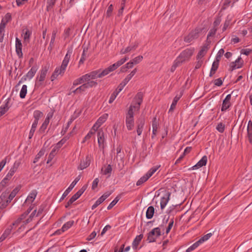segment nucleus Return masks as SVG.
<instances>
[{
	"label": "nucleus",
	"instance_id": "34",
	"mask_svg": "<svg viewBox=\"0 0 252 252\" xmlns=\"http://www.w3.org/2000/svg\"><path fill=\"white\" fill-rule=\"evenodd\" d=\"M73 28L72 27H68L65 29L63 34L64 40H66L69 37L71 33V31L73 30Z\"/></svg>",
	"mask_w": 252,
	"mask_h": 252
},
{
	"label": "nucleus",
	"instance_id": "26",
	"mask_svg": "<svg viewBox=\"0 0 252 252\" xmlns=\"http://www.w3.org/2000/svg\"><path fill=\"white\" fill-rule=\"evenodd\" d=\"M143 238V235L141 234L139 235H137L135 238L134 239L133 242H132V248L134 250H136L137 249V247Z\"/></svg>",
	"mask_w": 252,
	"mask_h": 252
},
{
	"label": "nucleus",
	"instance_id": "15",
	"mask_svg": "<svg viewBox=\"0 0 252 252\" xmlns=\"http://www.w3.org/2000/svg\"><path fill=\"white\" fill-rule=\"evenodd\" d=\"M22 44L21 40L17 37L16 38V52L19 58H23Z\"/></svg>",
	"mask_w": 252,
	"mask_h": 252
},
{
	"label": "nucleus",
	"instance_id": "12",
	"mask_svg": "<svg viewBox=\"0 0 252 252\" xmlns=\"http://www.w3.org/2000/svg\"><path fill=\"white\" fill-rule=\"evenodd\" d=\"M117 68H118V67L115 64V63H114L112 65H110L108 67L105 68L104 70L102 71L101 72H99V76L100 78H102L103 76L108 74L110 72L114 71Z\"/></svg>",
	"mask_w": 252,
	"mask_h": 252
},
{
	"label": "nucleus",
	"instance_id": "52",
	"mask_svg": "<svg viewBox=\"0 0 252 252\" xmlns=\"http://www.w3.org/2000/svg\"><path fill=\"white\" fill-rule=\"evenodd\" d=\"M231 21V19L229 18V17L227 16V18L224 23L223 27L222 28L223 32L225 31L227 29V28L229 27V26L230 24Z\"/></svg>",
	"mask_w": 252,
	"mask_h": 252
},
{
	"label": "nucleus",
	"instance_id": "17",
	"mask_svg": "<svg viewBox=\"0 0 252 252\" xmlns=\"http://www.w3.org/2000/svg\"><path fill=\"white\" fill-rule=\"evenodd\" d=\"M37 69H38V67L37 65L33 66L31 68V69L28 71V72L27 73V74L22 78V79H24L25 80H26L27 78H28L30 79L32 78L34 76Z\"/></svg>",
	"mask_w": 252,
	"mask_h": 252
},
{
	"label": "nucleus",
	"instance_id": "4",
	"mask_svg": "<svg viewBox=\"0 0 252 252\" xmlns=\"http://www.w3.org/2000/svg\"><path fill=\"white\" fill-rule=\"evenodd\" d=\"M21 188V186H18L16 187L9 194L8 196V199L4 201L2 204L0 206V210L3 209L5 208L8 205V204L11 202V200L15 197L18 192L20 191Z\"/></svg>",
	"mask_w": 252,
	"mask_h": 252
},
{
	"label": "nucleus",
	"instance_id": "48",
	"mask_svg": "<svg viewBox=\"0 0 252 252\" xmlns=\"http://www.w3.org/2000/svg\"><path fill=\"white\" fill-rule=\"evenodd\" d=\"M11 20V15L10 13H7L5 14L4 17L2 19L1 23H3L6 26V24Z\"/></svg>",
	"mask_w": 252,
	"mask_h": 252
},
{
	"label": "nucleus",
	"instance_id": "35",
	"mask_svg": "<svg viewBox=\"0 0 252 252\" xmlns=\"http://www.w3.org/2000/svg\"><path fill=\"white\" fill-rule=\"evenodd\" d=\"M5 25L3 23L0 24V42H2L4 35Z\"/></svg>",
	"mask_w": 252,
	"mask_h": 252
},
{
	"label": "nucleus",
	"instance_id": "8",
	"mask_svg": "<svg viewBox=\"0 0 252 252\" xmlns=\"http://www.w3.org/2000/svg\"><path fill=\"white\" fill-rule=\"evenodd\" d=\"M234 92V91H232L231 94H228L227 95L225 98L223 99L221 108V111H225L231 106V104L230 102V100L231 98V94H233Z\"/></svg>",
	"mask_w": 252,
	"mask_h": 252
},
{
	"label": "nucleus",
	"instance_id": "3",
	"mask_svg": "<svg viewBox=\"0 0 252 252\" xmlns=\"http://www.w3.org/2000/svg\"><path fill=\"white\" fill-rule=\"evenodd\" d=\"M126 125L128 130H132L134 127V112L132 106H129L128 111L126 114Z\"/></svg>",
	"mask_w": 252,
	"mask_h": 252
},
{
	"label": "nucleus",
	"instance_id": "57",
	"mask_svg": "<svg viewBox=\"0 0 252 252\" xmlns=\"http://www.w3.org/2000/svg\"><path fill=\"white\" fill-rule=\"evenodd\" d=\"M212 235V234L211 233H208V234L204 235L202 237H201L199 240V241L202 244L204 241L208 240L211 237Z\"/></svg>",
	"mask_w": 252,
	"mask_h": 252
},
{
	"label": "nucleus",
	"instance_id": "2",
	"mask_svg": "<svg viewBox=\"0 0 252 252\" xmlns=\"http://www.w3.org/2000/svg\"><path fill=\"white\" fill-rule=\"evenodd\" d=\"M194 52V48L190 47L183 51L176 59L181 63L189 61Z\"/></svg>",
	"mask_w": 252,
	"mask_h": 252
},
{
	"label": "nucleus",
	"instance_id": "20",
	"mask_svg": "<svg viewBox=\"0 0 252 252\" xmlns=\"http://www.w3.org/2000/svg\"><path fill=\"white\" fill-rule=\"evenodd\" d=\"M48 69L49 66H44V67H42L40 70V76L38 79L39 82H42L45 80Z\"/></svg>",
	"mask_w": 252,
	"mask_h": 252
},
{
	"label": "nucleus",
	"instance_id": "46",
	"mask_svg": "<svg viewBox=\"0 0 252 252\" xmlns=\"http://www.w3.org/2000/svg\"><path fill=\"white\" fill-rule=\"evenodd\" d=\"M87 89L89 88H92L93 87H95L97 85V83L96 81H89L85 83H84Z\"/></svg>",
	"mask_w": 252,
	"mask_h": 252
},
{
	"label": "nucleus",
	"instance_id": "21",
	"mask_svg": "<svg viewBox=\"0 0 252 252\" xmlns=\"http://www.w3.org/2000/svg\"><path fill=\"white\" fill-rule=\"evenodd\" d=\"M22 32L24 34V42L29 43L32 33V31L28 29H25L23 30Z\"/></svg>",
	"mask_w": 252,
	"mask_h": 252
},
{
	"label": "nucleus",
	"instance_id": "10",
	"mask_svg": "<svg viewBox=\"0 0 252 252\" xmlns=\"http://www.w3.org/2000/svg\"><path fill=\"white\" fill-rule=\"evenodd\" d=\"M65 69L66 68L62 66H61L60 68L57 67L51 76V81H53L60 74L63 75L64 74Z\"/></svg>",
	"mask_w": 252,
	"mask_h": 252
},
{
	"label": "nucleus",
	"instance_id": "64",
	"mask_svg": "<svg viewBox=\"0 0 252 252\" xmlns=\"http://www.w3.org/2000/svg\"><path fill=\"white\" fill-rule=\"evenodd\" d=\"M248 136L250 143L252 144V128H247Z\"/></svg>",
	"mask_w": 252,
	"mask_h": 252
},
{
	"label": "nucleus",
	"instance_id": "38",
	"mask_svg": "<svg viewBox=\"0 0 252 252\" xmlns=\"http://www.w3.org/2000/svg\"><path fill=\"white\" fill-rule=\"evenodd\" d=\"M43 116V113L39 110H35L33 113V117L34 121L38 122L40 118Z\"/></svg>",
	"mask_w": 252,
	"mask_h": 252
},
{
	"label": "nucleus",
	"instance_id": "61",
	"mask_svg": "<svg viewBox=\"0 0 252 252\" xmlns=\"http://www.w3.org/2000/svg\"><path fill=\"white\" fill-rule=\"evenodd\" d=\"M218 68V66L216 65L215 64H212L211 71L209 74L210 77H212L213 75L216 73V71Z\"/></svg>",
	"mask_w": 252,
	"mask_h": 252
},
{
	"label": "nucleus",
	"instance_id": "63",
	"mask_svg": "<svg viewBox=\"0 0 252 252\" xmlns=\"http://www.w3.org/2000/svg\"><path fill=\"white\" fill-rule=\"evenodd\" d=\"M158 167L159 166H158L153 167L147 173L151 177L157 171Z\"/></svg>",
	"mask_w": 252,
	"mask_h": 252
},
{
	"label": "nucleus",
	"instance_id": "32",
	"mask_svg": "<svg viewBox=\"0 0 252 252\" xmlns=\"http://www.w3.org/2000/svg\"><path fill=\"white\" fill-rule=\"evenodd\" d=\"M150 178V177L148 175V174L147 173H146L143 176L141 177L140 178V179L137 182L136 185L138 186H141L144 183L146 182Z\"/></svg>",
	"mask_w": 252,
	"mask_h": 252
},
{
	"label": "nucleus",
	"instance_id": "25",
	"mask_svg": "<svg viewBox=\"0 0 252 252\" xmlns=\"http://www.w3.org/2000/svg\"><path fill=\"white\" fill-rule=\"evenodd\" d=\"M71 53H72L71 51H69V50L67 51V53L65 55L63 60V61L61 66H63V67H64L65 68H66L67 64L68 63V62L69 61Z\"/></svg>",
	"mask_w": 252,
	"mask_h": 252
},
{
	"label": "nucleus",
	"instance_id": "58",
	"mask_svg": "<svg viewBox=\"0 0 252 252\" xmlns=\"http://www.w3.org/2000/svg\"><path fill=\"white\" fill-rule=\"evenodd\" d=\"M128 59V58L127 57H125V58L121 59L120 60L118 61L115 63L118 68L119 66H120L121 65L124 63Z\"/></svg>",
	"mask_w": 252,
	"mask_h": 252
},
{
	"label": "nucleus",
	"instance_id": "7",
	"mask_svg": "<svg viewBox=\"0 0 252 252\" xmlns=\"http://www.w3.org/2000/svg\"><path fill=\"white\" fill-rule=\"evenodd\" d=\"M145 118L144 116H140L136 121V124L137 125V133L138 136L141 135L144 126L145 125Z\"/></svg>",
	"mask_w": 252,
	"mask_h": 252
},
{
	"label": "nucleus",
	"instance_id": "6",
	"mask_svg": "<svg viewBox=\"0 0 252 252\" xmlns=\"http://www.w3.org/2000/svg\"><path fill=\"white\" fill-rule=\"evenodd\" d=\"M143 94L142 92H138L134 97L133 101L135 102L134 105H130L132 107V110L134 109L137 111L139 110L140 105L143 101Z\"/></svg>",
	"mask_w": 252,
	"mask_h": 252
},
{
	"label": "nucleus",
	"instance_id": "53",
	"mask_svg": "<svg viewBox=\"0 0 252 252\" xmlns=\"http://www.w3.org/2000/svg\"><path fill=\"white\" fill-rule=\"evenodd\" d=\"M120 92L118 91V90H115L111 95L110 98L109 100V103H112L115 99L116 98V96L118 95Z\"/></svg>",
	"mask_w": 252,
	"mask_h": 252
},
{
	"label": "nucleus",
	"instance_id": "5",
	"mask_svg": "<svg viewBox=\"0 0 252 252\" xmlns=\"http://www.w3.org/2000/svg\"><path fill=\"white\" fill-rule=\"evenodd\" d=\"M160 235V229L159 227L155 228L148 234L147 241L149 243L155 242L157 238Z\"/></svg>",
	"mask_w": 252,
	"mask_h": 252
},
{
	"label": "nucleus",
	"instance_id": "37",
	"mask_svg": "<svg viewBox=\"0 0 252 252\" xmlns=\"http://www.w3.org/2000/svg\"><path fill=\"white\" fill-rule=\"evenodd\" d=\"M9 193V190L7 189L4 192H3L0 196V201L2 203L5 201L7 199L8 195Z\"/></svg>",
	"mask_w": 252,
	"mask_h": 252
},
{
	"label": "nucleus",
	"instance_id": "31",
	"mask_svg": "<svg viewBox=\"0 0 252 252\" xmlns=\"http://www.w3.org/2000/svg\"><path fill=\"white\" fill-rule=\"evenodd\" d=\"M12 227L6 228L0 237V243L4 241L11 233Z\"/></svg>",
	"mask_w": 252,
	"mask_h": 252
},
{
	"label": "nucleus",
	"instance_id": "30",
	"mask_svg": "<svg viewBox=\"0 0 252 252\" xmlns=\"http://www.w3.org/2000/svg\"><path fill=\"white\" fill-rule=\"evenodd\" d=\"M88 49V48H84L83 49V53L81 55V58L79 62V63H78L79 66L83 64L85 61L86 60L87 57H88L87 54Z\"/></svg>",
	"mask_w": 252,
	"mask_h": 252
},
{
	"label": "nucleus",
	"instance_id": "29",
	"mask_svg": "<svg viewBox=\"0 0 252 252\" xmlns=\"http://www.w3.org/2000/svg\"><path fill=\"white\" fill-rule=\"evenodd\" d=\"M155 213V208L153 206H149L146 211V218L148 219H151L153 218Z\"/></svg>",
	"mask_w": 252,
	"mask_h": 252
},
{
	"label": "nucleus",
	"instance_id": "9",
	"mask_svg": "<svg viewBox=\"0 0 252 252\" xmlns=\"http://www.w3.org/2000/svg\"><path fill=\"white\" fill-rule=\"evenodd\" d=\"M80 178L81 175H79L75 179V180L71 183L69 187L63 192L60 199V201L63 200L68 194V193L71 191V190L76 185L77 183L80 180Z\"/></svg>",
	"mask_w": 252,
	"mask_h": 252
},
{
	"label": "nucleus",
	"instance_id": "24",
	"mask_svg": "<svg viewBox=\"0 0 252 252\" xmlns=\"http://www.w3.org/2000/svg\"><path fill=\"white\" fill-rule=\"evenodd\" d=\"M37 191L36 190H32L31 193L28 195L27 197L25 203H32L34 200L35 199L36 195H37Z\"/></svg>",
	"mask_w": 252,
	"mask_h": 252
},
{
	"label": "nucleus",
	"instance_id": "45",
	"mask_svg": "<svg viewBox=\"0 0 252 252\" xmlns=\"http://www.w3.org/2000/svg\"><path fill=\"white\" fill-rule=\"evenodd\" d=\"M20 163L19 162L17 161H15L14 162L13 167L10 169V171H9L10 174H11L13 175H14L15 172L17 171L18 167L19 166Z\"/></svg>",
	"mask_w": 252,
	"mask_h": 252
},
{
	"label": "nucleus",
	"instance_id": "41",
	"mask_svg": "<svg viewBox=\"0 0 252 252\" xmlns=\"http://www.w3.org/2000/svg\"><path fill=\"white\" fill-rule=\"evenodd\" d=\"M56 0H47V11H49L52 9L55 5Z\"/></svg>",
	"mask_w": 252,
	"mask_h": 252
},
{
	"label": "nucleus",
	"instance_id": "56",
	"mask_svg": "<svg viewBox=\"0 0 252 252\" xmlns=\"http://www.w3.org/2000/svg\"><path fill=\"white\" fill-rule=\"evenodd\" d=\"M224 128H225V125L222 123H220L218 124V125H217V126L216 127L217 130L220 133H222L224 132Z\"/></svg>",
	"mask_w": 252,
	"mask_h": 252
},
{
	"label": "nucleus",
	"instance_id": "43",
	"mask_svg": "<svg viewBox=\"0 0 252 252\" xmlns=\"http://www.w3.org/2000/svg\"><path fill=\"white\" fill-rule=\"evenodd\" d=\"M128 82L129 81L125 78L124 80L119 85L116 90H118L119 92H120Z\"/></svg>",
	"mask_w": 252,
	"mask_h": 252
},
{
	"label": "nucleus",
	"instance_id": "54",
	"mask_svg": "<svg viewBox=\"0 0 252 252\" xmlns=\"http://www.w3.org/2000/svg\"><path fill=\"white\" fill-rule=\"evenodd\" d=\"M104 200L102 197H100L94 203V204L92 206V209L94 210L95 208H96L99 204L102 203Z\"/></svg>",
	"mask_w": 252,
	"mask_h": 252
},
{
	"label": "nucleus",
	"instance_id": "27",
	"mask_svg": "<svg viewBox=\"0 0 252 252\" xmlns=\"http://www.w3.org/2000/svg\"><path fill=\"white\" fill-rule=\"evenodd\" d=\"M49 123V118H46L44 122L42 124L41 126L40 127L39 129H38L37 132L39 133V134H42V133H44Z\"/></svg>",
	"mask_w": 252,
	"mask_h": 252
},
{
	"label": "nucleus",
	"instance_id": "13",
	"mask_svg": "<svg viewBox=\"0 0 252 252\" xmlns=\"http://www.w3.org/2000/svg\"><path fill=\"white\" fill-rule=\"evenodd\" d=\"M97 142L100 148H104V132L102 130L99 129L97 133Z\"/></svg>",
	"mask_w": 252,
	"mask_h": 252
},
{
	"label": "nucleus",
	"instance_id": "14",
	"mask_svg": "<svg viewBox=\"0 0 252 252\" xmlns=\"http://www.w3.org/2000/svg\"><path fill=\"white\" fill-rule=\"evenodd\" d=\"M170 195L171 193L169 191H167L163 196L161 197L160 200V208L161 210H163L166 206L169 200Z\"/></svg>",
	"mask_w": 252,
	"mask_h": 252
},
{
	"label": "nucleus",
	"instance_id": "33",
	"mask_svg": "<svg viewBox=\"0 0 252 252\" xmlns=\"http://www.w3.org/2000/svg\"><path fill=\"white\" fill-rule=\"evenodd\" d=\"M137 45H133V46H129L127 47L126 49H122L120 53L121 54H126L131 50H134L137 48Z\"/></svg>",
	"mask_w": 252,
	"mask_h": 252
},
{
	"label": "nucleus",
	"instance_id": "1",
	"mask_svg": "<svg viewBox=\"0 0 252 252\" xmlns=\"http://www.w3.org/2000/svg\"><path fill=\"white\" fill-rule=\"evenodd\" d=\"M204 28L201 27H196L195 29L192 30L188 35L185 36L184 40L185 42L189 43L193 40L199 37L201 33H202Z\"/></svg>",
	"mask_w": 252,
	"mask_h": 252
},
{
	"label": "nucleus",
	"instance_id": "55",
	"mask_svg": "<svg viewBox=\"0 0 252 252\" xmlns=\"http://www.w3.org/2000/svg\"><path fill=\"white\" fill-rule=\"evenodd\" d=\"M207 161V157L206 156H204L197 163L200 165V167H201L206 164Z\"/></svg>",
	"mask_w": 252,
	"mask_h": 252
},
{
	"label": "nucleus",
	"instance_id": "18",
	"mask_svg": "<svg viewBox=\"0 0 252 252\" xmlns=\"http://www.w3.org/2000/svg\"><path fill=\"white\" fill-rule=\"evenodd\" d=\"M108 116V115L107 114H104L98 118L94 124V127H96V129H97L106 121Z\"/></svg>",
	"mask_w": 252,
	"mask_h": 252
},
{
	"label": "nucleus",
	"instance_id": "60",
	"mask_svg": "<svg viewBox=\"0 0 252 252\" xmlns=\"http://www.w3.org/2000/svg\"><path fill=\"white\" fill-rule=\"evenodd\" d=\"M83 83H84V82H83V79H82L81 77L79 78H78V79H76V80H75L74 81L73 83V86L71 88V90H72L73 87L74 86H77V85H78L79 84H82Z\"/></svg>",
	"mask_w": 252,
	"mask_h": 252
},
{
	"label": "nucleus",
	"instance_id": "36",
	"mask_svg": "<svg viewBox=\"0 0 252 252\" xmlns=\"http://www.w3.org/2000/svg\"><path fill=\"white\" fill-rule=\"evenodd\" d=\"M99 70H96L89 73L88 74L91 78V79H94L97 78H100L99 76Z\"/></svg>",
	"mask_w": 252,
	"mask_h": 252
},
{
	"label": "nucleus",
	"instance_id": "19",
	"mask_svg": "<svg viewBox=\"0 0 252 252\" xmlns=\"http://www.w3.org/2000/svg\"><path fill=\"white\" fill-rule=\"evenodd\" d=\"M209 44V43L205 44L202 47L201 50L199 51V52H198V53L197 55V57H196L197 60L201 59L206 55V54L207 53V51L209 49V47H208Z\"/></svg>",
	"mask_w": 252,
	"mask_h": 252
},
{
	"label": "nucleus",
	"instance_id": "62",
	"mask_svg": "<svg viewBox=\"0 0 252 252\" xmlns=\"http://www.w3.org/2000/svg\"><path fill=\"white\" fill-rule=\"evenodd\" d=\"M137 72V69H134L125 78L128 81H129L131 78Z\"/></svg>",
	"mask_w": 252,
	"mask_h": 252
},
{
	"label": "nucleus",
	"instance_id": "11",
	"mask_svg": "<svg viewBox=\"0 0 252 252\" xmlns=\"http://www.w3.org/2000/svg\"><path fill=\"white\" fill-rule=\"evenodd\" d=\"M88 187L87 185H84L81 189H80L75 194H74L70 198V202L72 201L73 203L75 201H76L78 198H79L80 196L84 193V192L86 190Z\"/></svg>",
	"mask_w": 252,
	"mask_h": 252
},
{
	"label": "nucleus",
	"instance_id": "22",
	"mask_svg": "<svg viewBox=\"0 0 252 252\" xmlns=\"http://www.w3.org/2000/svg\"><path fill=\"white\" fill-rule=\"evenodd\" d=\"M74 220H70L64 223L63 227H62L61 230H58L56 231V234H60V231H62V232H64L67 229H68L69 228H70L74 224Z\"/></svg>",
	"mask_w": 252,
	"mask_h": 252
},
{
	"label": "nucleus",
	"instance_id": "40",
	"mask_svg": "<svg viewBox=\"0 0 252 252\" xmlns=\"http://www.w3.org/2000/svg\"><path fill=\"white\" fill-rule=\"evenodd\" d=\"M27 93V86L26 85H24L21 90L20 93V97L21 98H24L26 95Z\"/></svg>",
	"mask_w": 252,
	"mask_h": 252
},
{
	"label": "nucleus",
	"instance_id": "49",
	"mask_svg": "<svg viewBox=\"0 0 252 252\" xmlns=\"http://www.w3.org/2000/svg\"><path fill=\"white\" fill-rule=\"evenodd\" d=\"M10 100V98H8L7 99H6L4 104L2 105L0 107L2 108L4 110L7 111L11 107V105L9 104Z\"/></svg>",
	"mask_w": 252,
	"mask_h": 252
},
{
	"label": "nucleus",
	"instance_id": "28",
	"mask_svg": "<svg viewBox=\"0 0 252 252\" xmlns=\"http://www.w3.org/2000/svg\"><path fill=\"white\" fill-rule=\"evenodd\" d=\"M241 60V58H238L235 62H232L231 63L230 66V71H233V70L236 69V68H239L242 66L243 63H241L240 64H237V63H238L239 61Z\"/></svg>",
	"mask_w": 252,
	"mask_h": 252
},
{
	"label": "nucleus",
	"instance_id": "47",
	"mask_svg": "<svg viewBox=\"0 0 252 252\" xmlns=\"http://www.w3.org/2000/svg\"><path fill=\"white\" fill-rule=\"evenodd\" d=\"M57 151L56 150V149H54V148L52 149V150L49 154V155L48 157L47 163H49L51 161V160L53 159V158L55 156V155L57 153Z\"/></svg>",
	"mask_w": 252,
	"mask_h": 252
},
{
	"label": "nucleus",
	"instance_id": "42",
	"mask_svg": "<svg viewBox=\"0 0 252 252\" xmlns=\"http://www.w3.org/2000/svg\"><path fill=\"white\" fill-rule=\"evenodd\" d=\"M217 28H213V29H211L208 35H207V41L208 42V43H209L210 42H211L210 41H209V38L210 37H212V36H214L216 32H217Z\"/></svg>",
	"mask_w": 252,
	"mask_h": 252
},
{
	"label": "nucleus",
	"instance_id": "51",
	"mask_svg": "<svg viewBox=\"0 0 252 252\" xmlns=\"http://www.w3.org/2000/svg\"><path fill=\"white\" fill-rule=\"evenodd\" d=\"M120 198L119 196H117L108 205L107 207L108 210H110L112 209L116 203L119 201Z\"/></svg>",
	"mask_w": 252,
	"mask_h": 252
},
{
	"label": "nucleus",
	"instance_id": "50",
	"mask_svg": "<svg viewBox=\"0 0 252 252\" xmlns=\"http://www.w3.org/2000/svg\"><path fill=\"white\" fill-rule=\"evenodd\" d=\"M112 171V168L111 165L109 164L107 166L106 168L103 171V174L107 175V177H109L111 176V174Z\"/></svg>",
	"mask_w": 252,
	"mask_h": 252
},
{
	"label": "nucleus",
	"instance_id": "23",
	"mask_svg": "<svg viewBox=\"0 0 252 252\" xmlns=\"http://www.w3.org/2000/svg\"><path fill=\"white\" fill-rule=\"evenodd\" d=\"M182 94H183L181 92L180 94L179 95L177 94L175 96V97L174 98L173 100L172 101V103L170 106V108L169 110V112H172L174 110V109L176 107V106L177 105L178 101H179V100L180 99V98L182 96Z\"/></svg>",
	"mask_w": 252,
	"mask_h": 252
},
{
	"label": "nucleus",
	"instance_id": "16",
	"mask_svg": "<svg viewBox=\"0 0 252 252\" xmlns=\"http://www.w3.org/2000/svg\"><path fill=\"white\" fill-rule=\"evenodd\" d=\"M91 163L90 158L87 156L85 159L81 160L80 165L78 167L79 170H83L88 167Z\"/></svg>",
	"mask_w": 252,
	"mask_h": 252
},
{
	"label": "nucleus",
	"instance_id": "44",
	"mask_svg": "<svg viewBox=\"0 0 252 252\" xmlns=\"http://www.w3.org/2000/svg\"><path fill=\"white\" fill-rule=\"evenodd\" d=\"M66 141V139L65 138H63L56 144L54 149H56V150L58 151L59 150V149L63 145V144L65 143Z\"/></svg>",
	"mask_w": 252,
	"mask_h": 252
},
{
	"label": "nucleus",
	"instance_id": "39",
	"mask_svg": "<svg viewBox=\"0 0 252 252\" xmlns=\"http://www.w3.org/2000/svg\"><path fill=\"white\" fill-rule=\"evenodd\" d=\"M201 243L198 240L197 242L192 244L191 246H190L187 250L186 252H190L196 248H197Z\"/></svg>",
	"mask_w": 252,
	"mask_h": 252
},
{
	"label": "nucleus",
	"instance_id": "59",
	"mask_svg": "<svg viewBox=\"0 0 252 252\" xmlns=\"http://www.w3.org/2000/svg\"><path fill=\"white\" fill-rule=\"evenodd\" d=\"M44 151L43 150H40L38 153L36 155L35 158L33 160V163H36L38 161L39 159L44 155Z\"/></svg>",
	"mask_w": 252,
	"mask_h": 252
}]
</instances>
